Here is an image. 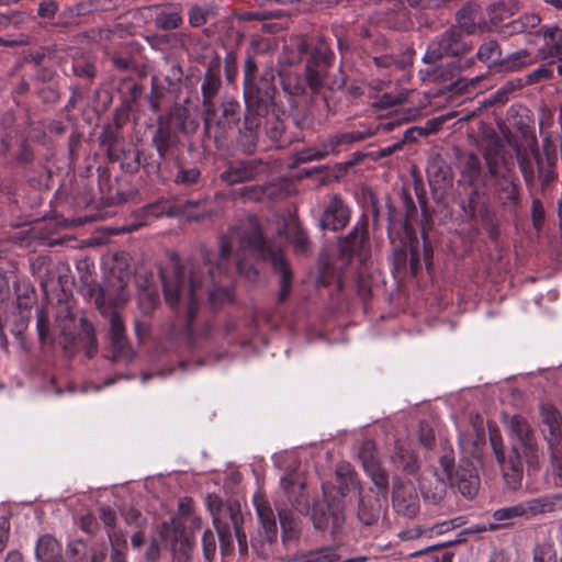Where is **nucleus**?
Segmentation results:
<instances>
[{
    "mask_svg": "<svg viewBox=\"0 0 562 562\" xmlns=\"http://www.w3.org/2000/svg\"><path fill=\"white\" fill-rule=\"evenodd\" d=\"M239 244L236 251V268L240 273L251 280V274L256 271L245 270V265L240 251H249L268 258L277 273L280 276L279 300L284 301L289 295L291 288L292 273L280 249L267 245L257 224L250 220L247 228H232L228 235L220 240V254L216 260V267L213 263V256L204 252L202 263L187 262L183 266L172 262L171 269L160 270V278L164 288L165 301L171 307L178 306L180 301L188 303V330L194 317L199 297L203 291H207L210 300L214 303L218 297L229 300L231 294L227 289L217 286V277L228 271L231 267V254L235 244Z\"/></svg>",
    "mask_w": 562,
    "mask_h": 562,
    "instance_id": "nucleus-1",
    "label": "nucleus"
},
{
    "mask_svg": "<svg viewBox=\"0 0 562 562\" xmlns=\"http://www.w3.org/2000/svg\"><path fill=\"white\" fill-rule=\"evenodd\" d=\"M512 453L506 460L502 445L495 437H491V445L505 477L512 476L514 481L520 479L524 463L533 467L538 463L539 452L530 427L525 419L513 416L507 424Z\"/></svg>",
    "mask_w": 562,
    "mask_h": 562,
    "instance_id": "nucleus-2",
    "label": "nucleus"
},
{
    "mask_svg": "<svg viewBox=\"0 0 562 562\" xmlns=\"http://www.w3.org/2000/svg\"><path fill=\"white\" fill-rule=\"evenodd\" d=\"M367 136V133L360 131L341 133L322 143L318 147L306 148L299 151L296 154V160L300 162L321 160L329 155L338 154L340 146L362 140Z\"/></svg>",
    "mask_w": 562,
    "mask_h": 562,
    "instance_id": "nucleus-3",
    "label": "nucleus"
},
{
    "mask_svg": "<svg viewBox=\"0 0 562 562\" xmlns=\"http://www.w3.org/2000/svg\"><path fill=\"white\" fill-rule=\"evenodd\" d=\"M312 520L316 529L336 533L345 522L342 505L340 502L317 503L313 506Z\"/></svg>",
    "mask_w": 562,
    "mask_h": 562,
    "instance_id": "nucleus-4",
    "label": "nucleus"
},
{
    "mask_svg": "<svg viewBox=\"0 0 562 562\" xmlns=\"http://www.w3.org/2000/svg\"><path fill=\"white\" fill-rule=\"evenodd\" d=\"M252 503L260 525V535L265 537L266 542L270 546L278 538L276 515L261 491L254 494Z\"/></svg>",
    "mask_w": 562,
    "mask_h": 562,
    "instance_id": "nucleus-5",
    "label": "nucleus"
},
{
    "mask_svg": "<svg viewBox=\"0 0 562 562\" xmlns=\"http://www.w3.org/2000/svg\"><path fill=\"white\" fill-rule=\"evenodd\" d=\"M359 458L366 473L371 477L372 482L379 490L387 487L389 475L382 469L378 458L374 454V445L371 440H366L359 450Z\"/></svg>",
    "mask_w": 562,
    "mask_h": 562,
    "instance_id": "nucleus-6",
    "label": "nucleus"
},
{
    "mask_svg": "<svg viewBox=\"0 0 562 562\" xmlns=\"http://www.w3.org/2000/svg\"><path fill=\"white\" fill-rule=\"evenodd\" d=\"M274 218L278 225V236L284 237L288 243L292 244L296 252L305 254L310 241L297 220L294 217L283 218L278 215Z\"/></svg>",
    "mask_w": 562,
    "mask_h": 562,
    "instance_id": "nucleus-7",
    "label": "nucleus"
},
{
    "mask_svg": "<svg viewBox=\"0 0 562 562\" xmlns=\"http://www.w3.org/2000/svg\"><path fill=\"white\" fill-rule=\"evenodd\" d=\"M110 339L112 345L113 358L116 361H130L133 358V351L127 345L124 329V322L117 311H114L110 318Z\"/></svg>",
    "mask_w": 562,
    "mask_h": 562,
    "instance_id": "nucleus-8",
    "label": "nucleus"
},
{
    "mask_svg": "<svg viewBox=\"0 0 562 562\" xmlns=\"http://www.w3.org/2000/svg\"><path fill=\"white\" fill-rule=\"evenodd\" d=\"M541 418L544 438L550 449L559 448L562 443V417L550 404L541 405Z\"/></svg>",
    "mask_w": 562,
    "mask_h": 562,
    "instance_id": "nucleus-9",
    "label": "nucleus"
},
{
    "mask_svg": "<svg viewBox=\"0 0 562 562\" xmlns=\"http://www.w3.org/2000/svg\"><path fill=\"white\" fill-rule=\"evenodd\" d=\"M348 221V207L337 195L331 196L321 220L322 227L330 231H338L345 227Z\"/></svg>",
    "mask_w": 562,
    "mask_h": 562,
    "instance_id": "nucleus-10",
    "label": "nucleus"
},
{
    "mask_svg": "<svg viewBox=\"0 0 562 562\" xmlns=\"http://www.w3.org/2000/svg\"><path fill=\"white\" fill-rule=\"evenodd\" d=\"M485 441L483 428L475 425L459 435V448L462 458L470 462L480 458V447Z\"/></svg>",
    "mask_w": 562,
    "mask_h": 562,
    "instance_id": "nucleus-11",
    "label": "nucleus"
},
{
    "mask_svg": "<svg viewBox=\"0 0 562 562\" xmlns=\"http://www.w3.org/2000/svg\"><path fill=\"white\" fill-rule=\"evenodd\" d=\"M260 165L259 160L239 161L225 170L221 178L228 184L249 181L258 173Z\"/></svg>",
    "mask_w": 562,
    "mask_h": 562,
    "instance_id": "nucleus-12",
    "label": "nucleus"
},
{
    "mask_svg": "<svg viewBox=\"0 0 562 562\" xmlns=\"http://www.w3.org/2000/svg\"><path fill=\"white\" fill-rule=\"evenodd\" d=\"M56 328L67 342H71L77 334V322L68 302H58L56 311Z\"/></svg>",
    "mask_w": 562,
    "mask_h": 562,
    "instance_id": "nucleus-13",
    "label": "nucleus"
},
{
    "mask_svg": "<svg viewBox=\"0 0 562 562\" xmlns=\"http://www.w3.org/2000/svg\"><path fill=\"white\" fill-rule=\"evenodd\" d=\"M393 506L395 510L404 516L412 517L419 509V501L413 488L395 486L393 490Z\"/></svg>",
    "mask_w": 562,
    "mask_h": 562,
    "instance_id": "nucleus-14",
    "label": "nucleus"
},
{
    "mask_svg": "<svg viewBox=\"0 0 562 562\" xmlns=\"http://www.w3.org/2000/svg\"><path fill=\"white\" fill-rule=\"evenodd\" d=\"M494 189L499 200L506 203H516L518 199V188L516 184V178L509 167L505 168V171L494 178Z\"/></svg>",
    "mask_w": 562,
    "mask_h": 562,
    "instance_id": "nucleus-15",
    "label": "nucleus"
},
{
    "mask_svg": "<svg viewBox=\"0 0 562 562\" xmlns=\"http://www.w3.org/2000/svg\"><path fill=\"white\" fill-rule=\"evenodd\" d=\"M529 151L522 149L520 146L515 147L517 162L526 183H532L535 180V169L530 156L538 158L539 149L535 137L528 142Z\"/></svg>",
    "mask_w": 562,
    "mask_h": 562,
    "instance_id": "nucleus-16",
    "label": "nucleus"
},
{
    "mask_svg": "<svg viewBox=\"0 0 562 562\" xmlns=\"http://www.w3.org/2000/svg\"><path fill=\"white\" fill-rule=\"evenodd\" d=\"M546 57L558 59L557 70L562 75V30L558 26H551L543 32Z\"/></svg>",
    "mask_w": 562,
    "mask_h": 562,
    "instance_id": "nucleus-17",
    "label": "nucleus"
},
{
    "mask_svg": "<svg viewBox=\"0 0 562 562\" xmlns=\"http://www.w3.org/2000/svg\"><path fill=\"white\" fill-rule=\"evenodd\" d=\"M537 56L527 49H520L503 57L499 64L498 72H515L519 71L533 63H536Z\"/></svg>",
    "mask_w": 562,
    "mask_h": 562,
    "instance_id": "nucleus-18",
    "label": "nucleus"
},
{
    "mask_svg": "<svg viewBox=\"0 0 562 562\" xmlns=\"http://www.w3.org/2000/svg\"><path fill=\"white\" fill-rule=\"evenodd\" d=\"M168 216L182 215L190 221H200L211 215L205 207L204 201H187L183 204L170 207L167 212Z\"/></svg>",
    "mask_w": 562,
    "mask_h": 562,
    "instance_id": "nucleus-19",
    "label": "nucleus"
},
{
    "mask_svg": "<svg viewBox=\"0 0 562 562\" xmlns=\"http://www.w3.org/2000/svg\"><path fill=\"white\" fill-rule=\"evenodd\" d=\"M35 555L38 562H60L61 548L50 536H42L35 548Z\"/></svg>",
    "mask_w": 562,
    "mask_h": 562,
    "instance_id": "nucleus-20",
    "label": "nucleus"
},
{
    "mask_svg": "<svg viewBox=\"0 0 562 562\" xmlns=\"http://www.w3.org/2000/svg\"><path fill=\"white\" fill-rule=\"evenodd\" d=\"M391 462L395 468L402 469L404 472L412 474L418 469L416 457L408 447L397 441L394 446V452L391 454Z\"/></svg>",
    "mask_w": 562,
    "mask_h": 562,
    "instance_id": "nucleus-21",
    "label": "nucleus"
},
{
    "mask_svg": "<svg viewBox=\"0 0 562 562\" xmlns=\"http://www.w3.org/2000/svg\"><path fill=\"white\" fill-rule=\"evenodd\" d=\"M461 164V179L470 186H475L482 175V166L480 158L473 154H465L460 159Z\"/></svg>",
    "mask_w": 562,
    "mask_h": 562,
    "instance_id": "nucleus-22",
    "label": "nucleus"
},
{
    "mask_svg": "<svg viewBox=\"0 0 562 562\" xmlns=\"http://www.w3.org/2000/svg\"><path fill=\"white\" fill-rule=\"evenodd\" d=\"M480 61L485 64L491 70L498 72L502 63V49L496 41H490L482 44L476 53Z\"/></svg>",
    "mask_w": 562,
    "mask_h": 562,
    "instance_id": "nucleus-23",
    "label": "nucleus"
},
{
    "mask_svg": "<svg viewBox=\"0 0 562 562\" xmlns=\"http://www.w3.org/2000/svg\"><path fill=\"white\" fill-rule=\"evenodd\" d=\"M457 485L463 496L472 498L476 495L480 479L473 464H471L470 469L459 470L457 472Z\"/></svg>",
    "mask_w": 562,
    "mask_h": 562,
    "instance_id": "nucleus-24",
    "label": "nucleus"
},
{
    "mask_svg": "<svg viewBox=\"0 0 562 562\" xmlns=\"http://www.w3.org/2000/svg\"><path fill=\"white\" fill-rule=\"evenodd\" d=\"M524 507V517L530 518L539 514L552 512L554 508V502L550 496H540L530 498L520 503Z\"/></svg>",
    "mask_w": 562,
    "mask_h": 562,
    "instance_id": "nucleus-25",
    "label": "nucleus"
},
{
    "mask_svg": "<svg viewBox=\"0 0 562 562\" xmlns=\"http://www.w3.org/2000/svg\"><path fill=\"white\" fill-rule=\"evenodd\" d=\"M541 22V19L539 15L535 13H528L522 16H520L517 20H513L505 24V30L502 32L505 35H513L516 33H524L528 32L529 30L538 26Z\"/></svg>",
    "mask_w": 562,
    "mask_h": 562,
    "instance_id": "nucleus-26",
    "label": "nucleus"
},
{
    "mask_svg": "<svg viewBox=\"0 0 562 562\" xmlns=\"http://www.w3.org/2000/svg\"><path fill=\"white\" fill-rule=\"evenodd\" d=\"M484 159L492 178H498L505 171V168L509 167L505 156L499 154L496 146H491L485 150Z\"/></svg>",
    "mask_w": 562,
    "mask_h": 562,
    "instance_id": "nucleus-27",
    "label": "nucleus"
},
{
    "mask_svg": "<svg viewBox=\"0 0 562 562\" xmlns=\"http://www.w3.org/2000/svg\"><path fill=\"white\" fill-rule=\"evenodd\" d=\"M280 487L288 501L293 503L296 492L303 491L305 483L297 472H288L280 477Z\"/></svg>",
    "mask_w": 562,
    "mask_h": 562,
    "instance_id": "nucleus-28",
    "label": "nucleus"
},
{
    "mask_svg": "<svg viewBox=\"0 0 562 562\" xmlns=\"http://www.w3.org/2000/svg\"><path fill=\"white\" fill-rule=\"evenodd\" d=\"M516 11L517 3L515 1L499 2L490 9V20L494 26L505 25V21L515 14Z\"/></svg>",
    "mask_w": 562,
    "mask_h": 562,
    "instance_id": "nucleus-29",
    "label": "nucleus"
},
{
    "mask_svg": "<svg viewBox=\"0 0 562 562\" xmlns=\"http://www.w3.org/2000/svg\"><path fill=\"white\" fill-rule=\"evenodd\" d=\"M366 243V233L362 229L353 228L344 240L340 241L341 251L345 254H355L359 251Z\"/></svg>",
    "mask_w": 562,
    "mask_h": 562,
    "instance_id": "nucleus-30",
    "label": "nucleus"
},
{
    "mask_svg": "<svg viewBox=\"0 0 562 562\" xmlns=\"http://www.w3.org/2000/svg\"><path fill=\"white\" fill-rule=\"evenodd\" d=\"M294 562H339V559L334 550L323 548L300 554Z\"/></svg>",
    "mask_w": 562,
    "mask_h": 562,
    "instance_id": "nucleus-31",
    "label": "nucleus"
},
{
    "mask_svg": "<svg viewBox=\"0 0 562 562\" xmlns=\"http://www.w3.org/2000/svg\"><path fill=\"white\" fill-rule=\"evenodd\" d=\"M279 519L282 529L283 541L295 538L300 531V526L293 514L279 509Z\"/></svg>",
    "mask_w": 562,
    "mask_h": 562,
    "instance_id": "nucleus-32",
    "label": "nucleus"
},
{
    "mask_svg": "<svg viewBox=\"0 0 562 562\" xmlns=\"http://www.w3.org/2000/svg\"><path fill=\"white\" fill-rule=\"evenodd\" d=\"M277 186L276 184H267L265 187H251V188H245L243 190V194L247 195L251 200H261L265 196H286L289 194V191H280L277 194Z\"/></svg>",
    "mask_w": 562,
    "mask_h": 562,
    "instance_id": "nucleus-33",
    "label": "nucleus"
},
{
    "mask_svg": "<svg viewBox=\"0 0 562 562\" xmlns=\"http://www.w3.org/2000/svg\"><path fill=\"white\" fill-rule=\"evenodd\" d=\"M274 79L276 71L273 68H269L262 72L260 78V86L258 88L257 99L259 101H265L272 98L274 91Z\"/></svg>",
    "mask_w": 562,
    "mask_h": 562,
    "instance_id": "nucleus-34",
    "label": "nucleus"
},
{
    "mask_svg": "<svg viewBox=\"0 0 562 562\" xmlns=\"http://www.w3.org/2000/svg\"><path fill=\"white\" fill-rule=\"evenodd\" d=\"M178 172L173 177V182L180 186H190L195 183L200 178V170L195 167L184 168L177 161Z\"/></svg>",
    "mask_w": 562,
    "mask_h": 562,
    "instance_id": "nucleus-35",
    "label": "nucleus"
},
{
    "mask_svg": "<svg viewBox=\"0 0 562 562\" xmlns=\"http://www.w3.org/2000/svg\"><path fill=\"white\" fill-rule=\"evenodd\" d=\"M154 146L160 158H164L172 143V136L169 130L158 128L153 137Z\"/></svg>",
    "mask_w": 562,
    "mask_h": 562,
    "instance_id": "nucleus-36",
    "label": "nucleus"
},
{
    "mask_svg": "<svg viewBox=\"0 0 562 562\" xmlns=\"http://www.w3.org/2000/svg\"><path fill=\"white\" fill-rule=\"evenodd\" d=\"M182 23V18L177 11L160 12L157 24L165 30L176 29Z\"/></svg>",
    "mask_w": 562,
    "mask_h": 562,
    "instance_id": "nucleus-37",
    "label": "nucleus"
},
{
    "mask_svg": "<svg viewBox=\"0 0 562 562\" xmlns=\"http://www.w3.org/2000/svg\"><path fill=\"white\" fill-rule=\"evenodd\" d=\"M203 554L206 562H214L216 557V542L212 531L206 530L202 537Z\"/></svg>",
    "mask_w": 562,
    "mask_h": 562,
    "instance_id": "nucleus-38",
    "label": "nucleus"
},
{
    "mask_svg": "<svg viewBox=\"0 0 562 562\" xmlns=\"http://www.w3.org/2000/svg\"><path fill=\"white\" fill-rule=\"evenodd\" d=\"M496 520H509L516 517H524V507L521 504H516L514 506L499 508L493 514Z\"/></svg>",
    "mask_w": 562,
    "mask_h": 562,
    "instance_id": "nucleus-39",
    "label": "nucleus"
},
{
    "mask_svg": "<svg viewBox=\"0 0 562 562\" xmlns=\"http://www.w3.org/2000/svg\"><path fill=\"white\" fill-rule=\"evenodd\" d=\"M476 14L473 11L462 10L458 13V23L467 33H474L476 30Z\"/></svg>",
    "mask_w": 562,
    "mask_h": 562,
    "instance_id": "nucleus-40",
    "label": "nucleus"
},
{
    "mask_svg": "<svg viewBox=\"0 0 562 562\" xmlns=\"http://www.w3.org/2000/svg\"><path fill=\"white\" fill-rule=\"evenodd\" d=\"M533 562H555V553L550 544H538L533 549Z\"/></svg>",
    "mask_w": 562,
    "mask_h": 562,
    "instance_id": "nucleus-41",
    "label": "nucleus"
},
{
    "mask_svg": "<svg viewBox=\"0 0 562 562\" xmlns=\"http://www.w3.org/2000/svg\"><path fill=\"white\" fill-rule=\"evenodd\" d=\"M255 70H256V65L254 61L251 60H247L246 65H245V98L246 100L248 101V99H250L252 97V93H254V83H252V80L255 78Z\"/></svg>",
    "mask_w": 562,
    "mask_h": 562,
    "instance_id": "nucleus-42",
    "label": "nucleus"
},
{
    "mask_svg": "<svg viewBox=\"0 0 562 562\" xmlns=\"http://www.w3.org/2000/svg\"><path fill=\"white\" fill-rule=\"evenodd\" d=\"M306 80L312 89H317L322 85L323 70L315 68V65L308 63L306 66Z\"/></svg>",
    "mask_w": 562,
    "mask_h": 562,
    "instance_id": "nucleus-43",
    "label": "nucleus"
},
{
    "mask_svg": "<svg viewBox=\"0 0 562 562\" xmlns=\"http://www.w3.org/2000/svg\"><path fill=\"white\" fill-rule=\"evenodd\" d=\"M206 505L213 516L214 522L220 520L222 512L224 510L223 502L215 495H207Z\"/></svg>",
    "mask_w": 562,
    "mask_h": 562,
    "instance_id": "nucleus-44",
    "label": "nucleus"
},
{
    "mask_svg": "<svg viewBox=\"0 0 562 562\" xmlns=\"http://www.w3.org/2000/svg\"><path fill=\"white\" fill-rule=\"evenodd\" d=\"M36 328L40 339L45 341L48 331V317L43 310H38L36 313Z\"/></svg>",
    "mask_w": 562,
    "mask_h": 562,
    "instance_id": "nucleus-45",
    "label": "nucleus"
},
{
    "mask_svg": "<svg viewBox=\"0 0 562 562\" xmlns=\"http://www.w3.org/2000/svg\"><path fill=\"white\" fill-rule=\"evenodd\" d=\"M110 541L113 546V551L111 554V562H125V554L123 549L120 548V537L115 533H111L108 531Z\"/></svg>",
    "mask_w": 562,
    "mask_h": 562,
    "instance_id": "nucleus-46",
    "label": "nucleus"
},
{
    "mask_svg": "<svg viewBox=\"0 0 562 562\" xmlns=\"http://www.w3.org/2000/svg\"><path fill=\"white\" fill-rule=\"evenodd\" d=\"M207 11L199 7H193L189 11V23L196 27L201 26L206 22Z\"/></svg>",
    "mask_w": 562,
    "mask_h": 562,
    "instance_id": "nucleus-47",
    "label": "nucleus"
},
{
    "mask_svg": "<svg viewBox=\"0 0 562 562\" xmlns=\"http://www.w3.org/2000/svg\"><path fill=\"white\" fill-rule=\"evenodd\" d=\"M408 92L407 91H401L396 94L393 93H385L381 99V104L385 106H393L396 104H401L407 100Z\"/></svg>",
    "mask_w": 562,
    "mask_h": 562,
    "instance_id": "nucleus-48",
    "label": "nucleus"
},
{
    "mask_svg": "<svg viewBox=\"0 0 562 562\" xmlns=\"http://www.w3.org/2000/svg\"><path fill=\"white\" fill-rule=\"evenodd\" d=\"M358 517L363 524L371 525L376 519L378 514L373 508L368 509L364 502L361 499L358 510Z\"/></svg>",
    "mask_w": 562,
    "mask_h": 562,
    "instance_id": "nucleus-49",
    "label": "nucleus"
},
{
    "mask_svg": "<svg viewBox=\"0 0 562 562\" xmlns=\"http://www.w3.org/2000/svg\"><path fill=\"white\" fill-rule=\"evenodd\" d=\"M279 77L281 80V83L283 86V89L288 91L290 94H300L303 92V86L301 83H295L293 87H291L290 78H285L283 74L279 72Z\"/></svg>",
    "mask_w": 562,
    "mask_h": 562,
    "instance_id": "nucleus-50",
    "label": "nucleus"
},
{
    "mask_svg": "<svg viewBox=\"0 0 562 562\" xmlns=\"http://www.w3.org/2000/svg\"><path fill=\"white\" fill-rule=\"evenodd\" d=\"M57 11L54 2H43L38 5L37 13L43 18H53Z\"/></svg>",
    "mask_w": 562,
    "mask_h": 562,
    "instance_id": "nucleus-51",
    "label": "nucleus"
},
{
    "mask_svg": "<svg viewBox=\"0 0 562 562\" xmlns=\"http://www.w3.org/2000/svg\"><path fill=\"white\" fill-rule=\"evenodd\" d=\"M409 132H411V130H407V131L405 132V137H404V139H406V138H407V136H408V133H409ZM404 142H405V140H400V142H396V143H394V144H392V145H389V146H385V147L381 148V149H380V151H379L380 157H386V156L392 155V154H393V153H395L396 150H400V149L402 148V146H403Z\"/></svg>",
    "mask_w": 562,
    "mask_h": 562,
    "instance_id": "nucleus-52",
    "label": "nucleus"
},
{
    "mask_svg": "<svg viewBox=\"0 0 562 562\" xmlns=\"http://www.w3.org/2000/svg\"><path fill=\"white\" fill-rule=\"evenodd\" d=\"M434 440H435L434 431L428 427L425 428L422 426L420 435H419V442L424 447L428 448V447H431V445L434 443Z\"/></svg>",
    "mask_w": 562,
    "mask_h": 562,
    "instance_id": "nucleus-53",
    "label": "nucleus"
},
{
    "mask_svg": "<svg viewBox=\"0 0 562 562\" xmlns=\"http://www.w3.org/2000/svg\"><path fill=\"white\" fill-rule=\"evenodd\" d=\"M101 519L104 522V525L109 528H112L115 522V513L111 508L102 507L101 508Z\"/></svg>",
    "mask_w": 562,
    "mask_h": 562,
    "instance_id": "nucleus-54",
    "label": "nucleus"
},
{
    "mask_svg": "<svg viewBox=\"0 0 562 562\" xmlns=\"http://www.w3.org/2000/svg\"><path fill=\"white\" fill-rule=\"evenodd\" d=\"M453 463H454L453 458L448 454H445L440 458V464H441L443 472L448 479H451Z\"/></svg>",
    "mask_w": 562,
    "mask_h": 562,
    "instance_id": "nucleus-55",
    "label": "nucleus"
},
{
    "mask_svg": "<svg viewBox=\"0 0 562 562\" xmlns=\"http://www.w3.org/2000/svg\"><path fill=\"white\" fill-rule=\"evenodd\" d=\"M550 74L551 72H550L549 69H547L544 67H540V68L533 70L532 72H530L528 75V79H529V81L535 82V81H538V80H540L542 78L550 77Z\"/></svg>",
    "mask_w": 562,
    "mask_h": 562,
    "instance_id": "nucleus-56",
    "label": "nucleus"
},
{
    "mask_svg": "<svg viewBox=\"0 0 562 562\" xmlns=\"http://www.w3.org/2000/svg\"><path fill=\"white\" fill-rule=\"evenodd\" d=\"M552 452V462L555 469V472L560 479H562V458H559V448L550 449Z\"/></svg>",
    "mask_w": 562,
    "mask_h": 562,
    "instance_id": "nucleus-57",
    "label": "nucleus"
},
{
    "mask_svg": "<svg viewBox=\"0 0 562 562\" xmlns=\"http://www.w3.org/2000/svg\"><path fill=\"white\" fill-rule=\"evenodd\" d=\"M8 538H9V526L5 521H3L0 525V552H2L3 549L5 548Z\"/></svg>",
    "mask_w": 562,
    "mask_h": 562,
    "instance_id": "nucleus-58",
    "label": "nucleus"
},
{
    "mask_svg": "<svg viewBox=\"0 0 562 562\" xmlns=\"http://www.w3.org/2000/svg\"><path fill=\"white\" fill-rule=\"evenodd\" d=\"M342 473L347 474L349 476L350 484L352 485L353 490H357V482L355 481L352 473L349 470V464H341L337 470V475H341Z\"/></svg>",
    "mask_w": 562,
    "mask_h": 562,
    "instance_id": "nucleus-59",
    "label": "nucleus"
},
{
    "mask_svg": "<svg viewBox=\"0 0 562 562\" xmlns=\"http://www.w3.org/2000/svg\"><path fill=\"white\" fill-rule=\"evenodd\" d=\"M374 60L379 67H391L395 63V59L391 56L376 57Z\"/></svg>",
    "mask_w": 562,
    "mask_h": 562,
    "instance_id": "nucleus-60",
    "label": "nucleus"
},
{
    "mask_svg": "<svg viewBox=\"0 0 562 562\" xmlns=\"http://www.w3.org/2000/svg\"><path fill=\"white\" fill-rule=\"evenodd\" d=\"M248 136H249V142H248L247 144H244V143H243V138H241V139H240V144H241L243 146H245V149H246L247 151H251V150L255 148V146H256V139H257V138H256V135H255V133H254L252 131H249V132H248Z\"/></svg>",
    "mask_w": 562,
    "mask_h": 562,
    "instance_id": "nucleus-61",
    "label": "nucleus"
},
{
    "mask_svg": "<svg viewBox=\"0 0 562 562\" xmlns=\"http://www.w3.org/2000/svg\"><path fill=\"white\" fill-rule=\"evenodd\" d=\"M147 330L148 326L145 323H135V331L139 339H142L147 334Z\"/></svg>",
    "mask_w": 562,
    "mask_h": 562,
    "instance_id": "nucleus-62",
    "label": "nucleus"
},
{
    "mask_svg": "<svg viewBox=\"0 0 562 562\" xmlns=\"http://www.w3.org/2000/svg\"><path fill=\"white\" fill-rule=\"evenodd\" d=\"M202 92H203V97H204V103L206 104L211 101V98L214 93V89L211 86L203 83Z\"/></svg>",
    "mask_w": 562,
    "mask_h": 562,
    "instance_id": "nucleus-63",
    "label": "nucleus"
},
{
    "mask_svg": "<svg viewBox=\"0 0 562 562\" xmlns=\"http://www.w3.org/2000/svg\"><path fill=\"white\" fill-rule=\"evenodd\" d=\"M497 529V525L496 524H482V525H476L473 527V531L475 532H483V531H492V530H495Z\"/></svg>",
    "mask_w": 562,
    "mask_h": 562,
    "instance_id": "nucleus-64",
    "label": "nucleus"
}]
</instances>
